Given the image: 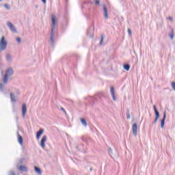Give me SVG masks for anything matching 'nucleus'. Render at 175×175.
Wrapping results in <instances>:
<instances>
[{"label":"nucleus","mask_w":175,"mask_h":175,"mask_svg":"<svg viewBox=\"0 0 175 175\" xmlns=\"http://www.w3.org/2000/svg\"><path fill=\"white\" fill-rule=\"evenodd\" d=\"M14 75V70H13V68L10 67L5 70V74L3 78V83H0V91L3 90V85L5 84H8V81H9V79L12 76Z\"/></svg>","instance_id":"1"},{"label":"nucleus","mask_w":175,"mask_h":175,"mask_svg":"<svg viewBox=\"0 0 175 175\" xmlns=\"http://www.w3.org/2000/svg\"><path fill=\"white\" fill-rule=\"evenodd\" d=\"M51 20H52V25H51V29L50 40L52 46H54V38L55 36V33L54 32V29H55V24H56L55 16H54V15L51 16Z\"/></svg>","instance_id":"2"},{"label":"nucleus","mask_w":175,"mask_h":175,"mask_svg":"<svg viewBox=\"0 0 175 175\" xmlns=\"http://www.w3.org/2000/svg\"><path fill=\"white\" fill-rule=\"evenodd\" d=\"M8 47V41L5 40V37H1L0 40V51H5Z\"/></svg>","instance_id":"3"},{"label":"nucleus","mask_w":175,"mask_h":175,"mask_svg":"<svg viewBox=\"0 0 175 175\" xmlns=\"http://www.w3.org/2000/svg\"><path fill=\"white\" fill-rule=\"evenodd\" d=\"M7 25H8L9 29H10V31H12V32H14V33H16V32H17V29H16V27H14V25L13 23H12L11 22H8Z\"/></svg>","instance_id":"4"},{"label":"nucleus","mask_w":175,"mask_h":175,"mask_svg":"<svg viewBox=\"0 0 175 175\" xmlns=\"http://www.w3.org/2000/svg\"><path fill=\"white\" fill-rule=\"evenodd\" d=\"M46 142H47V135H44L40 142V146L42 148H44V147H46Z\"/></svg>","instance_id":"5"},{"label":"nucleus","mask_w":175,"mask_h":175,"mask_svg":"<svg viewBox=\"0 0 175 175\" xmlns=\"http://www.w3.org/2000/svg\"><path fill=\"white\" fill-rule=\"evenodd\" d=\"M110 93L112 96L113 100H114V101L117 100V98H116V91L114 90V87H113V86L111 87Z\"/></svg>","instance_id":"6"},{"label":"nucleus","mask_w":175,"mask_h":175,"mask_svg":"<svg viewBox=\"0 0 175 175\" xmlns=\"http://www.w3.org/2000/svg\"><path fill=\"white\" fill-rule=\"evenodd\" d=\"M132 131H133V135L134 136H137V124L136 123H134L133 124Z\"/></svg>","instance_id":"7"},{"label":"nucleus","mask_w":175,"mask_h":175,"mask_svg":"<svg viewBox=\"0 0 175 175\" xmlns=\"http://www.w3.org/2000/svg\"><path fill=\"white\" fill-rule=\"evenodd\" d=\"M103 12H104V16L106 18V20L109 19V12H107V8H106V5H103Z\"/></svg>","instance_id":"8"},{"label":"nucleus","mask_w":175,"mask_h":175,"mask_svg":"<svg viewBox=\"0 0 175 175\" xmlns=\"http://www.w3.org/2000/svg\"><path fill=\"white\" fill-rule=\"evenodd\" d=\"M5 61L8 62H12L13 61V57H12V54L8 53L5 54Z\"/></svg>","instance_id":"9"},{"label":"nucleus","mask_w":175,"mask_h":175,"mask_svg":"<svg viewBox=\"0 0 175 175\" xmlns=\"http://www.w3.org/2000/svg\"><path fill=\"white\" fill-rule=\"evenodd\" d=\"M22 114L23 117H25V114H27V105L25 103L23 104L22 106Z\"/></svg>","instance_id":"10"},{"label":"nucleus","mask_w":175,"mask_h":175,"mask_svg":"<svg viewBox=\"0 0 175 175\" xmlns=\"http://www.w3.org/2000/svg\"><path fill=\"white\" fill-rule=\"evenodd\" d=\"M165 120H166V111H164L163 118L161 121V128H164Z\"/></svg>","instance_id":"11"},{"label":"nucleus","mask_w":175,"mask_h":175,"mask_svg":"<svg viewBox=\"0 0 175 175\" xmlns=\"http://www.w3.org/2000/svg\"><path fill=\"white\" fill-rule=\"evenodd\" d=\"M43 132H44L43 129H40L37 132V134H36L37 140H39V139H40V137L43 135Z\"/></svg>","instance_id":"12"},{"label":"nucleus","mask_w":175,"mask_h":175,"mask_svg":"<svg viewBox=\"0 0 175 175\" xmlns=\"http://www.w3.org/2000/svg\"><path fill=\"white\" fill-rule=\"evenodd\" d=\"M19 170L21 172H28V168H27L25 165H21L19 167Z\"/></svg>","instance_id":"13"},{"label":"nucleus","mask_w":175,"mask_h":175,"mask_svg":"<svg viewBox=\"0 0 175 175\" xmlns=\"http://www.w3.org/2000/svg\"><path fill=\"white\" fill-rule=\"evenodd\" d=\"M18 142L19 144L22 145L23 144V137L20 135V134H18Z\"/></svg>","instance_id":"14"},{"label":"nucleus","mask_w":175,"mask_h":175,"mask_svg":"<svg viewBox=\"0 0 175 175\" xmlns=\"http://www.w3.org/2000/svg\"><path fill=\"white\" fill-rule=\"evenodd\" d=\"M35 171L36 172V173H38V174L39 175H42V170H40V168L38 167H34Z\"/></svg>","instance_id":"15"},{"label":"nucleus","mask_w":175,"mask_h":175,"mask_svg":"<svg viewBox=\"0 0 175 175\" xmlns=\"http://www.w3.org/2000/svg\"><path fill=\"white\" fill-rule=\"evenodd\" d=\"M10 98H11V100L12 102H16V97L14 96V94L13 93L10 94Z\"/></svg>","instance_id":"16"},{"label":"nucleus","mask_w":175,"mask_h":175,"mask_svg":"<svg viewBox=\"0 0 175 175\" xmlns=\"http://www.w3.org/2000/svg\"><path fill=\"white\" fill-rule=\"evenodd\" d=\"M124 69H125V70H129V69L131 68V66H129V64H125L123 66Z\"/></svg>","instance_id":"17"},{"label":"nucleus","mask_w":175,"mask_h":175,"mask_svg":"<svg viewBox=\"0 0 175 175\" xmlns=\"http://www.w3.org/2000/svg\"><path fill=\"white\" fill-rule=\"evenodd\" d=\"M109 154L111 157V158H114V154H113V150L111 148H109Z\"/></svg>","instance_id":"18"},{"label":"nucleus","mask_w":175,"mask_h":175,"mask_svg":"<svg viewBox=\"0 0 175 175\" xmlns=\"http://www.w3.org/2000/svg\"><path fill=\"white\" fill-rule=\"evenodd\" d=\"M81 122L82 125H83V126H87V122L84 119L81 118Z\"/></svg>","instance_id":"19"},{"label":"nucleus","mask_w":175,"mask_h":175,"mask_svg":"<svg viewBox=\"0 0 175 175\" xmlns=\"http://www.w3.org/2000/svg\"><path fill=\"white\" fill-rule=\"evenodd\" d=\"M155 114H156V118H157L158 120H159V112L158 111V110H156L155 109Z\"/></svg>","instance_id":"20"},{"label":"nucleus","mask_w":175,"mask_h":175,"mask_svg":"<svg viewBox=\"0 0 175 175\" xmlns=\"http://www.w3.org/2000/svg\"><path fill=\"white\" fill-rule=\"evenodd\" d=\"M105 38L103 37V35L101 36V39L100 41V45L102 46V44H103V40H104Z\"/></svg>","instance_id":"21"},{"label":"nucleus","mask_w":175,"mask_h":175,"mask_svg":"<svg viewBox=\"0 0 175 175\" xmlns=\"http://www.w3.org/2000/svg\"><path fill=\"white\" fill-rule=\"evenodd\" d=\"M4 8H5L7 10H10V5L9 4H5Z\"/></svg>","instance_id":"22"},{"label":"nucleus","mask_w":175,"mask_h":175,"mask_svg":"<svg viewBox=\"0 0 175 175\" xmlns=\"http://www.w3.org/2000/svg\"><path fill=\"white\" fill-rule=\"evenodd\" d=\"M126 117H127V120H129L131 118V114L129 113V110L126 111Z\"/></svg>","instance_id":"23"},{"label":"nucleus","mask_w":175,"mask_h":175,"mask_svg":"<svg viewBox=\"0 0 175 175\" xmlns=\"http://www.w3.org/2000/svg\"><path fill=\"white\" fill-rule=\"evenodd\" d=\"M171 86H172V89L174 90V91H175V82L174 81L172 82Z\"/></svg>","instance_id":"24"},{"label":"nucleus","mask_w":175,"mask_h":175,"mask_svg":"<svg viewBox=\"0 0 175 175\" xmlns=\"http://www.w3.org/2000/svg\"><path fill=\"white\" fill-rule=\"evenodd\" d=\"M169 36H170V39L173 40V38H174V33H173V32H172V33H170Z\"/></svg>","instance_id":"25"},{"label":"nucleus","mask_w":175,"mask_h":175,"mask_svg":"<svg viewBox=\"0 0 175 175\" xmlns=\"http://www.w3.org/2000/svg\"><path fill=\"white\" fill-rule=\"evenodd\" d=\"M94 3L95 5H99V3H100V1L99 0H95Z\"/></svg>","instance_id":"26"},{"label":"nucleus","mask_w":175,"mask_h":175,"mask_svg":"<svg viewBox=\"0 0 175 175\" xmlns=\"http://www.w3.org/2000/svg\"><path fill=\"white\" fill-rule=\"evenodd\" d=\"M16 42H18V43H21V38H16Z\"/></svg>","instance_id":"27"},{"label":"nucleus","mask_w":175,"mask_h":175,"mask_svg":"<svg viewBox=\"0 0 175 175\" xmlns=\"http://www.w3.org/2000/svg\"><path fill=\"white\" fill-rule=\"evenodd\" d=\"M9 175H16V174L14 173V171L11 170V171H10V174Z\"/></svg>","instance_id":"28"},{"label":"nucleus","mask_w":175,"mask_h":175,"mask_svg":"<svg viewBox=\"0 0 175 175\" xmlns=\"http://www.w3.org/2000/svg\"><path fill=\"white\" fill-rule=\"evenodd\" d=\"M127 32L129 35H132V31L131 30V29H128Z\"/></svg>","instance_id":"29"},{"label":"nucleus","mask_w":175,"mask_h":175,"mask_svg":"<svg viewBox=\"0 0 175 175\" xmlns=\"http://www.w3.org/2000/svg\"><path fill=\"white\" fill-rule=\"evenodd\" d=\"M167 18L170 20V21H173V17L169 16Z\"/></svg>","instance_id":"30"},{"label":"nucleus","mask_w":175,"mask_h":175,"mask_svg":"<svg viewBox=\"0 0 175 175\" xmlns=\"http://www.w3.org/2000/svg\"><path fill=\"white\" fill-rule=\"evenodd\" d=\"M60 110H62V111H64V113H66V111H65V109H64V107H61Z\"/></svg>","instance_id":"31"},{"label":"nucleus","mask_w":175,"mask_h":175,"mask_svg":"<svg viewBox=\"0 0 175 175\" xmlns=\"http://www.w3.org/2000/svg\"><path fill=\"white\" fill-rule=\"evenodd\" d=\"M157 122H158V119L157 118H155L154 124H157Z\"/></svg>","instance_id":"32"},{"label":"nucleus","mask_w":175,"mask_h":175,"mask_svg":"<svg viewBox=\"0 0 175 175\" xmlns=\"http://www.w3.org/2000/svg\"><path fill=\"white\" fill-rule=\"evenodd\" d=\"M153 109H154V113H155V110H157V107H155V105H153Z\"/></svg>","instance_id":"33"},{"label":"nucleus","mask_w":175,"mask_h":175,"mask_svg":"<svg viewBox=\"0 0 175 175\" xmlns=\"http://www.w3.org/2000/svg\"><path fill=\"white\" fill-rule=\"evenodd\" d=\"M43 3H46V0H41Z\"/></svg>","instance_id":"34"},{"label":"nucleus","mask_w":175,"mask_h":175,"mask_svg":"<svg viewBox=\"0 0 175 175\" xmlns=\"http://www.w3.org/2000/svg\"><path fill=\"white\" fill-rule=\"evenodd\" d=\"M90 172H92V168H90Z\"/></svg>","instance_id":"35"}]
</instances>
